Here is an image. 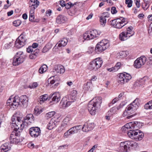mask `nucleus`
<instances>
[{
	"mask_svg": "<svg viewBox=\"0 0 152 152\" xmlns=\"http://www.w3.org/2000/svg\"><path fill=\"white\" fill-rule=\"evenodd\" d=\"M21 118L13 116L12 117L11 120L12 122L13 128L14 127V130L11 133L10 139L11 140H14L15 137L18 136H20V132L24 127V122L21 120Z\"/></svg>",
	"mask_w": 152,
	"mask_h": 152,
	"instance_id": "obj_1",
	"label": "nucleus"
},
{
	"mask_svg": "<svg viewBox=\"0 0 152 152\" xmlns=\"http://www.w3.org/2000/svg\"><path fill=\"white\" fill-rule=\"evenodd\" d=\"M142 126V124L140 122L135 121L132 122L125 124L122 128V131H125L126 129H135L136 130V135L135 137V140L136 141L141 140L144 136V134L140 130H138Z\"/></svg>",
	"mask_w": 152,
	"mask_h": 152,
	"instance_id": "obj_2",
	"label": "nucleus"
},
{
	"mask_svg": "<svg viewBox=\"0 0 152 152\" xmlns=\"http://www.w3.org/2000/svg\"><path fill=\"white\" fill-rule=\"evenodd\" d=\"M12 99V103L8 105H10V107L13 110L17 109L19 105L24 107L28 105V99L26 95H22L20 97L15 96Z\"/></svg>",
	"mask_w": 152,
	"mask_h": 152,
	"instance_id": "obj_3",
	"label": "nucleus"
},
{
	"mask_svg": "<svg viewBox=\"0 0 152 152\" xmlns=\"http://www.w3.org/2000/svg\"><path fill=\"white\" fill-rule=\"evenodd\" d=\"M102 98L100 97L94 98L88 103V109L91 115L95 114L96 110L100 107Z\"/></svg>",
	"mask_w": 152,
	"mask_h": 152,
	"instance_id": "obj_4",
	"label": "nucleus"
},
{
	"mask_svg": "<svg viewBox=\"0 0 152 152\" xmlns=\"http://www.w3.org/2000/svg\"><path fill=\"white\" fill-rule=\"evenodd\" d=\"M139 99L136 98L132 103L129 105L123 114V115L125 116L133 114L138 107Z\"/></svg>",
	"mask_w": 152,
	"mask_h": 152,
	"instance_id": "obj_5",
	"label": "nucleus"
},
{
	"mask_svg": "<svg viewBox=\"0 0 152 152\" xmlns=\"http://www.w3.org/2000/svg\"><path fill=\"white\" fill-rule=\"evenodd\" d=\"M137 143L133 141H127L122 142L120 144V148L124 152L129 151L131 148H134L137 146Z\"/></svg>",
	"mask_w": 152,
	"mask_h": 152,
	"instance_id": "obj_6",
	"label": "nucleus"
},
{
	"mask_svg": "<svg viewBox=\"0 0 152 152\" xmlns=\"http://www.w3.org/2000/svg\"><path fill=\"white\" fill-rule=\"evenodd\" d=\"M110 46L108 40L104 39L99 42L96 45L95 51L97 54H99L105 50Z\"/></svg>",
	"mask_w": 152,
	"mask_h": 152,
	"instance_id": "obj_7",
	"label": "nucleus"
},
{
	"mask_svg": "<svg viewBox=\"0 0 152 152\" xmlns=\"http://www.w3.org/2000/svg\"><path fill=\"white\" fill-rule=\"evenodd\" d=\"M127 23V22L126 21V19L124 18L121 17L112 20L111 24L115 28H121Z\"/></svg>",
	"mask_w": 152,
	"mask_h": 152,
	"instance_id": "obj_8",
	"label": "nucleus"
},
{
	"mask_svg": "<svg viewBox=\"0 0 152 152\" xmlns=\"http://www.w3.org/2000/svg\"><path fill=\"white\" fill-rule=\"evenodd\" d=\"M102 63V61L101 58H96L90 63L88 68L91 70L96 71L101 67Z\"/></svg>",
	"mask_w": 152,
	"mask_h": 152,
	"instance_id": "obj_9",
	"label": "nucleus"
},
{
	"mask_svg": "<svg viewBox=\"0 0 152 152\" xmlns=\"http://www.w3.org/2000/svg\"><path fill=\"white\" fill-rule=\"evenodd\" d=\"M23 52H18L13 58L12 64L13 66H17L22 63L24 61Z\"/></svg>",
	"mask_w": 152,
	"mask_h": 152,
	"instance_id": "obj_10",
	"label": "nucleus"
},
{
	"mask_svg": "<svg viewBox=\"0 0 152 152\" xmlns=\"http://www.w3.org/2000/svg\"><path fill=\"white\" fill-rule=\"evenodd\" d=\"M101 34V32L96 30H92L89 33H85L83 36L84 39L89 40L94 39L99 37Z\"/></svg>",
	"mask_w": 152,
	"mask_h": 152,
	"instance_id": "obj_11",
	"label": "nucleus"
},
{
	"mask_svg": "<svg viewBox=\"0 0 152 152\" xmlns=\"http://www.w3.org/2000/svg\"><path fill=\"white\" fill-rule=\"evenodd\" d=\"M146 61V58L145 56H141L136 59L134 63V67L139 68L143 66Z\"/></svg>",
	"mask_w": 152,
	"mask_h": 152,
	"instance_id": "obj_12",
	"label": "nucleus"
},
{
	"mask_svg": "<svg viewBox=\"0 0 152 152\" xmlns=\"http://www.w3.org/2000/svg\"><path fill=\"white\" fill-rule=\"evenodd\" d=\"M26 41L23 35L21 34L15 41V46L17 48H20L25 45Z\"/></svg>",
	"mask_w": 152,
	"mask_h": 152,
	"instance_id": "obj_13",
	"label": "nucleus"
},
{
	"mask_svg": "<svg viewBox=\"0 0 152 152\" xmlns=\"http://www.w3.org/2000/svg\"><path fill=\"white\" fill-rule=\"evenodd\" d=\"M29 133L32 137H37L40 135L41 130L38 127H33L30 128Z\"/></svg>",
	"mask_w": 152,
	"mask_h": 152,
	"instance_id": "obj_14",
	"label": "nucleus"
},
{
	"mask_svg": "<svg viewBox=\"0 0 152 152\" xmlns=\"http://www.w3.org/2000/svg\"><path fill=\"white\" fill-rule=\"evenodd\" d=\"M94 127V124L93 123L86 122L83 125L81 129L83 132H88L92 130Z\"/></svg>",
	"mask_w": 152,
	"mask_h": 152,
	"instance_id": "obj_15",
	"label": "nucleus"
},
{
	"mask_svg": "<svg viewBox=\"0 0 152 152\" xmlns=\"http://www.w3.org/2000/svg\"><path fill=\"white\" fill-rule=\"evenodd\" d=\"M28 4L30 10H35L39 5V2L37 0H30Z\"/></svg>",
	"mask_w": 152,
	"mask_h": 152,
	"instance_id": "obj_16",
	"label": "nucleus"
},
{
	"mask_svg": "<svg viewBox=\"0 0 152 152\" xmlns=\"http://www.w3.org/2000/svg\"><path fill=\"white\" fill-rule=\"evenodd\" d=\"M72 124V118L69 116H66L62 122V124L66 128L70 126Z\"/></svg>",
	"mask_w": 152,
	"mask_h": 152,
	"instance_id": "obj_17",
	"label": "nucleus"
},
{
	"mask_svg": "<svg viewBox=\"0 0 152 152\" xmlns=\"http://www.w3.org/2000/svg\"><path fill=\"white\" fill-rule=\"evenodd\" d=\"M19 117L21 118V120L24 123V126H25V122H26V124L27 123H32L34 121V118L33 115L31 114H29L26 116L24 119V121H23L22 118V117Z\"/></svg>",
	"mask_w": 152,
	"mask_h": 152,
	"instance_id": "obj_18",
	"label": "nucleus"
},
{
	"mask_svg": "<svg viewBox=\"0 0 152 152\" xmlns=\"http://www.w3.org/2000/svg\"><path fill=\"white\" fill-rule=\"evenodd\" d=\"M57 119L55 118H52L48 125V129L51 130L55 127L57 123Z\"/></svg>",
	"mask_w": 152,
	"mask_h": 152,
	"instance_id": "obj_19",
	"label": "nucleus"
},
{
	"mask_svg": "<svg viewBox=\"0 0 152 152\" xmlns=\"http://www.w3.org/2000/svg\"><path fill=\"white\" fill-rule=\"evenodd\" d=\"M39 49H35L34 50L31 51V53L29 55V58L30 59H35L39 55Z\"/></svg>",
	"mask_w": 152,
	"mask_h": 152,
	"instance_id": "obj_20",
	"label": "nucleus"
},
{
	"mask_svg": "<svg viewBox=\"0 0 152 152\" xmlns=\"http://www.w3.org/2000/svg\"><path fill=\"white\" fill-rule=\"evenodd\" d=\"M10 147L8 142L2 145L0 148V152H6L10 150Z\"/></svg>",
	"mask_w": 152,
	"mask_h": 152,
	"instance_id": "obj_21",
	"label": "nucleus"
},
{
	"mask_svg": "<svg viewBox=\"0 0 152 152\" xmlns=\"http://www.w3.org/2000/svg\"><path fill=\"white\" fill-rule=\"evenodd\" d=\"M132 129H126V130L124 131H126L127 132V134L129 137L132 139H135V137L136 135L135 134L136 130H132Z\"/></svg>",
	"mask_w": 152,
	"mask_h": 152,
	"instance_id": "obj_22",
	"label": "nucleus"
},
{
	"mask_svg": "<svg viewBox=\"0 0 152 152\" xmlns=\"http://www.w3.org/2000/svg\"><path fill=\"white\" fill-rule=\"evenodd\" d=\"M82 126L81 125L77 126L72 127L69 129L72 134H76L78 132L81 130Z\"/></svg>",
	"mask_w": 152,
	"mask_h": 152,
	"instance_id": "obj_23",
	"label": "nucleus"
},
{
	"mask_svg": "<svg viewBox=\"0 0 152 152\" xmlns=\"http://www.w3.org/2000/svg\"><path fill=\"white\" fill-rule=\"evenodd\" d=\"M120 39L122 41H125L129 38V36H127L126 32L123 31L120 33L119 36Z\"/></svg>",
	"mask_w": 152,
	"mask_h": 152,
	"instance_id": "obj_24",
	"label": "nucleus"
},
{
	"mask_svg": "<svg viewBox=\"0 0 152 152\" xmlns=\"http://www.w3.org/2000/svg\"><path fill=\"white\" fill-rule=\"evenodd\" d=\"M66 20V18L62 15H59L58 16V23H64Z\"/></svg>",
	"mask_w": 152,
	"mask_h": 152,
	"instance_id": "obj_25",
	"label": "nucleus"
},
{
	"mask_svg": "<svg viewBox=\"0 0 152 152\" xmlns=\"http://www.w3.org/2000/svg\"><path fill=\"white\" fill-rule=\"evenodd\" d=\"M67 39L65 38L62 39L58 42V46L59 47H64L66 45L67 43Z\"/></svg>",
	"mask_w": 152,
	"mask_h": 152,
	"instance_id": "obj_26",
	"label": "nucleus"
},
{
	"mask_svg": "<svg viewBox=\"0 0 152 152\" xmlns=\"http://www.w3.org/2000/svg\"><path fill=\"white\" fill-rule=\"evenodd\" d=\"M133 28L132 26L129 27L127 28V31L126 33L127 36H129V37L134 34V32L133 31Z\"/></svg>",
	"mask_w": 152,
	"mask_h": 152,
	"instance_id": "obj_27",
	"label": "nucleus"
},
{
	"mask_svg": "<svg viewBox=\"0 0 152 152\" xmlns=\"http://www.w3.org/2000/svg\"><path fill=\"white\" fill-rule=\"evenodd\" d=\"M77 92L75 90H72L70 94V99L72 100V102H74L76 99Z\"/></svg>",
	"mask_w": 152,
	"mask_h": 152,
	"instance_id": "obj_28",
	"label": "nucleus"
},
{
	"mask_svg": "<svg viewBox=\"0 0 152 152\" xmlns=\"http://www.w3.org/2000/svg\"><path fill=\"white\" fill-rule=\"evenodd\" d=\"M48 98V96L47 94H45L41 96L39 98V100L38 101L39 102L40 104L43 103L44 102L46 101Z\"/></svg>",
	"mask_w": 152,
	"mask_h": 152,
	"instance_id": "obj_29",
	"label": "nucleus"
},
{
	"mask_svg": "<svg viewBox=\"0 0 152 152\" xmlns=\"http://www.w3.org/2000/svg\"><path fill=\"white\" fill-rule=\"evenodd\" d=\"M38 46V44L37 43H34L32 46H29L27 48V51L28 53H30L31 51L34 50L33 48L35 49Z\"/></svg>",
	"mask_w": 152,
	"mask_h": 152,
	"instance_id": "obj_30",
	"label": "nucleus"
},
{
	"mask_svg": "<svg viewBox=\"0 0 152 152\" xmlns=\"http://www.w3.org/2000/svg\"><path fill=\"white\" fill-rule=\"evenodd\" d=\"M48 66L46 64L42 65L39 69V72L41 74L43 73L47 70Z\"/></svg>",
	"mask_w": 152,
	"mask_h": 152,
	"instance_id": "obj_31",
	"label": "nucleus"
},
{
	"mask_svg": "<svg viewBox=\"0 0 152 152\" xmlns=\"http://www.w3.org/2000/svg\"><path fill=\"white\" fill-rule=\"evenodd\" d=\"M66 97L64 98L61 101L59 104V107L60 108L64 109L66 107Z\"/></svg>",
	"mask_w": 152,
	"mask_h": 152,
	"instance_id": "obj_32",
	"label": "nucleus"
},
{
	"mask_svg": "<svg viewBox=\"0 0 152 152\" xmlns=\"http://www.w3.org/2000/svg\"><path fill=\"white\" fill-rule=\"evenodd\" d=\"M92 86V83L91 82H87L86 84L84 85V89L86 91L91 90Z\"/></svg>",
	"mask_w": 152,
	"mask_h": 152,
	"instance_id": "obj_33",
	"label": "nucleus"
},
{
	"mask_svg": "<svg viewBox=\"0 0 152 152\" xmlns=\"http://www.w3.org/2000/svg\"><path fill=\"white\" fill-rule=\"evenodd\" d=\"M58 73L60 74L64 73L65 72V69L63 66L61 65H58Z\"/></svg>",
	"mask_w": 152,
	"mask_h": 152,
	"instance_id": "obj_34",
	"label": "nucleus"
},
{
	"mask_svg": "<svg viewBox=\"0 0 152 152\" xmlns=\"http://www.w3.org/2000/svg\"><path fill=\"white\" fill-rule=\"evenodd\" d=\"M144 2V3L142 5V7L144 10H146L149 7L150 2Z\"/></svg>",
	"mask_w": 152,
	"mask_h": 152,
	"instance_id": "obj_35",
	"label": "nucleus"
},
{
	"mask_svg": "<svg viewBox=\"0 0 152 152\" xmlns=\"http://www.w3.org/2000/svg\"><path fill=\"white\" fill-rule=\"evenodd\" d=\"M43 110V108L39 107H36L34 110V113L37 115H38L42 113Z\"/></svg>",
	"mask_w": 152,
	"mask_h": 152,
	"instance_id": "obj_36",
	"label": "nucleus"
},
{
	"mask_svg": "<svg viewBox=\"0 0 152 152\" xmlns=\"http://www.w3.org/2000/svg\"><path fill=\"white\" fill-rule=\"evenodd\" d=\"M20 142V139L19 136H17L15 137L14 140H11L10 142L12 143H14L16 144H18Z\"/></svg>",
	"mask_w": 152,
	"mask_h": 152,
	"instance_id": "obj_37",
	"label": "nucleus"
},
{
	"mask_svg": "<svg viewBox=\"0 0 152 152\" xmlns=\"http://www.w3.org/2000/svg\"><path fill=\"white\" fill-rule=\"evenodd\" d=\"M124 74H121L118 80V82L119 84H124Z\"/></svg>",
	"mask_w": 152,
	"mask_h": 152,
	"instance_id": "obj_38",
	"label": "nucleus"
},
{
	"mask_svg": "<svg viewBox=\"0 0 152 152\" xmlns=\"http://www.w3.org/2000/svg\"><path fill=\"white\" fill-rule=\"evenodd\" d=\"M55 114L54 111L49 112L46 113L45 115V117L47 119H48L53 116Z\"/></svg>",
	"mask_w": 152,
	"mask_h": 152,
	"instance_id": "obj_39",
	"label": "nucleus"
},
{
	"mask_svg": "<svg viewBox=\"0 0 152 152\" xmlns=\"http://www.w3.org/2000/svg\"><path fill=\"white\" fill-rule=\"evenodd\" d=\"M148 78L147 77H143L140 79L138 82L140 85L144 84L146 82L148 81Z\"/></svg>",
	"mask_w": 152,
	"mask_h": 152,
	"instance_id": "obj_40",
	"label": "nucleus"
},
{
	"mask_svg": "<svg viewBox=\"0 0 152 152\" xmlns=\"http://www.w3.org/2000/svg\"><path fill=\"white\" fill-rule=\"evenodd\" d=\"M35 10H30L29 15V20L30 21H33L34 16V13Z\"/></svg>",
	"mask_w": 152,
	"mask_h": 152,
	"instance_id": "obj_41",
	"label": "nucleus"
},
{
	"mask_svg": "<svg viewBox=\"0 0 152 152\" xmlns=\"http://www.w3.org/2000/svg\"><path fill=\"white\" fill-rule=\"evenodd\" d=\"M57 80L56 77L54 76L51 77L48 79V82H50V84H53Z\"/></svg>",
	"mask_w": 152,
	"mask_h": 152,
	"instance_id": "obj_42",
	"label": "nucleus"
},
{
	"mask_svg": "<svg viewBox=\"0 0 152 152\" xmlns=\"http://www.w3.org/2000/svg\"><path fill=\"white\" fill-rule=\"evenodd\" d=\"M145 108L147 109H152V100L145 104Z\"/></svg>",
	"mask_w": 152,
	"mask_h": 152,
	"instance_id": "obj_43",
	"label": "nucleus"
},
{
	"mask_svg": "<svg viewBox=\"0 0 152 152\" xmlns=\"http://www.w3.org/2000/svg\"><path fill=\"white\" fill-rule=\"evenodd\" d=\"M117 111L116 107H114L110 109V110L108 111V114L110 115V114L111 113V115H112L113 114H115Z\"/></svg>",
	"mask_w": 152,
	"mask_h": 152,
	"instance_id": "obj_44",
	"label": "nucleus"
},
{
	"mask_svg": "<svg viewBox=\"0 0 152 152\" xmlns=\"http://www.w3.org/2000/svg\"><path fill=\"white\" fill-rule=\"evenodd\" d=\"M99 20L101 25L104 26L106 23V19L105 18H103L101 17L100 18Z\"/></svg>",
	"mask_w": 152,
	"mask_h": 152,
	"instance_id": "obj_45",
	"label": "nucleus"
},
{
	"mask_svg": "<svg viewBox=\"0 0 152 152\" xmlns=\"http://www.w3.org/2000/svg\"><path fill=\"white\" fill-rule=\"evenodd\" d=\"M124 78H126V82H128L132 78L131 75L127 73H125L124 74Z\"/></svg>",
	"mask_w": 152,
	"mask_h": 152,
	"instance_id": "obj_46",
	"label": "nucleus"
},
{
	"mask_svg": "<svg viewBox=\"0 0 152 152\" xmlns=\"http://www.w3.org/2000/svg\"><path fill=\"white\" fill-rule=\"evenodd\" d=\"M75 4H73L70 2H68L66 4L65 7L66 9H69L73 7Z\"/></svg>",
	"mask_w": 152,
	"mask_h": 152,
	"instance_id": "obj_47",
	"label": "nucleus"
},
{
	"mask_svg": "<svg viewBox=\"0 0 152 152\" xmlns=\"http://www.w3.org/2000/svg\"><path fill=\"white\" fill-rule=\"evenodd\" d=\"M21 21L19 20H15L13 23V25L15 26H18L21 24Z\"/></svg>",
	"mask_w": 152,
	"mask_h": 152,
	"instance_id": "obj_48",
	"label": "nucleus"
},
{
	"mask_svg": "<svg viewBox=\"0 0 152 152\" xmlns=\"http://www.w3.org/2000/svg\"><path fill=\"white\" fill-rule=\"evenodd\" d=\"M132 1L131 0H126L125 3L127 4V7H131L132 6Z\"/></svg>",
	"mask_w": 152,
	"mask_h": 152,
	"instance_id": "obj_49",
	"label": "nucleus"
},
{
	"mask_svg": "<svg viewBox=\"0 0 152 152\" xmlns=\"http://www.w3.org/2000/svg\"><path fill=\"white\" fill-rule=\"evenodd\" d=\"M119 100V99L117 97H115V98L113 99L111 102H110L109 104V107L111 106L112 104H113L115 103H116Z\"/></svg>",
	"mask_w": 152,
	"mask_h": 152,
	"instance_id": "obj_50",
	"label": "nucleus"
},
{
	"mask_svg": "<svg viewBox=\"0 0 152 152\" xmlns=\"http://www.w3.org/2000/svg\"><path fill=\"white\" fill-rule=\"evenodd\" d=\"M72 132L71 131L69 130V129L65 132L64 134V137H67L68 136L71 135L72 134Z\"/></svg>",
	"mask_w": 152,
	"mask_h": 152,
	"instance_id": "obj_51",
	"label": "nucleus"
},
{
	"mask_svg": "<svg viewBox=\"0 0 152 152\" xmlns=\"http://www.w3.org/2000/svg\"><path fill=\"white\" fill-rule=\"evenodd\" d=\"M66 128L61 124V126H59L58 130V132H61L63 130L65 129Z\"/></svg>",
	"mask_w": 152,
	"mask_h": 152,
	"instance_id": "obj_52",
	"label": "nucleus"
},
{
	"mask_svg": "<svg viewBox=\"0 0 152 152\" xmlns=\"http://www.w3.org/2000/svg\"><path fill=\"white\" fill-rule=\"evenodd\" d=\"M38 84L37 82H34L31 85H29L28 87L30 88H34L37 87Z\"/></svg>",
	"mask_w": 152,
	"mask_h": 152,
	"instance_id": "obj_53",
	"label": "nucleus"
},
{
	"mask_svg": "<svg viewBox=\"0 0 152 152\" xmlns=\"http://www.w3.org/2000/svg\"><path fill=\"white\" fill-rule=\"evenodd\" d=\"M111 13L113 14H115L117 12V11L116 10V7H111Z\"/></svg>",
	"mask_w": 152,
	"mask_h": 152,
	"instance_id": "obj_54",
	"label": "nucleus"
},
{
	"mask_svg": "<svg viewBox=\"0 0 152 152\" xmlns=\"http://www.w3.org/2000/svg\"><path fill=\"white\" fill-rule=\"evenodd\" d=\"M107 70L110 72H114L118 71L117 70H116V68H115V66L111 68H108L107 69Z\"/></svg>",
	"mask_w": 152,
	"mask_h": 152,
	"instance_id": "obj_55",
	"label": "nucleus"
},
{
	"mask_svg": "<svg viewBox=\"0 0 152 152\" xmlns=\"http://www.w3.org/2000/svg\"><path fill=\"white\" fill-rule=\"evenodd\" d=\"M11 42H9L5 44L4 46V48L5 49H8L11 46Z\"/></svg>",
	"mask_w": 152,
	"mask_h": 152,
	"instance_id": "obj_56",
	"label": "nucleus"
},
{
	"mask_svg": "<svg viewBox=\"0 0 152 152\" xmlns=\"http://www.w3.org/2000/svg\"><path fill=\"white\" fill-rule=\"evenodd\" d=\"M53 96L52 99V101L54 102L56 101V99H57V93L56 92H54L53 93Z\"/></svg>",
	"mask_w": 152,
	"mask_h": 152,
	"instance_id": "obj_57",
	"label": "nucleus"
},
{
	"mask_svg": "<svg viewBox=\"0 0 152 152\" xmlns=\"http://www.w3.org/2000/svg\"><path fill=\"white\" fill-rule=\"evenodd\" d=\"M101 17L103 18H108L109 17V15L107 12H104L102 14Z\"/></svg>",
	"mask_w": 152,
	"mask_h": 152,
	"instance_id": "obj_58",
	"label": "nucleus"
},
{
	"mask_svg": "<svg viewBox=\"0 0 152 152\" xmlns=\"http://www.w3.org/2000/svg\"><path fill=\"white\" fill-rule=\"evenodd\" d=\"M124 93L121 92L119 95L118 97H117L119 100L120 99H122L123 98V97H124Z\"/></svg>",
	"mask_w": 152,
	"mask_h": 152,
	"instance_id": "obj_59",
	"label": "nucleus"
},
{
	"mask_svg": "<svg viewBox=\"0 0 152 152\" xmlns=\"http://www.w3.org/2000/svg\"><path fill=\"white\" fill-rule=\"evenodd\" d=\"M134 2L135 3L136 7L137 8H139L140 7V0H135L134 1Z\"/></svg>",
	"mask_w": 152,
	"mask_h": 152,
	"instance_id": "obj_60",
	"label": "nucleus"
},
{
	"mask_svg": "<svg viewBox=\"0 0 152 152\" xmlns=\"http://www.w3.org/2000/svg\"><path fill=\"white\" fill-rule=\"evenodd\" d=\"M125 105L124 104H123L122 103H121L117 107H116V110H119L121 108H122Z\"/></svg>",
	"mask_w": 152,
	"mask_h": 152,
	"instance_id": "obj_61",
	"label": "nucleus"
},
{
	"mask_svg": "<svg viewBox=\"0 0 152 152\" xmlns=\"http://www.w3.org/2000/svg\"><path fill=\"white\" fill-rule=\"evenodd\" d=\"M49 50V48L47 47V46H45L42 50V52L43 53L47 52Z\"/></svg>",
	"mask_w": 152,
	"mask_h": 152,
	"instance_id": "obj_62",
	"label": "nucleus"
},
{
	"mask_svg": "<svg viewBox=\"0 0 152 152\" xmlns=\"http://www.w3.org/2000/svg\"><path fill=\"white\" fill-rule=\"evenodd\" d=\"M121 65V63L119 62L117 63L116 65L115 66V68H116V70H118V69H120Z\"/></svg>",
	"mask_w": 152,
	"mask_h": 152,
	"instance_id": "obj_63",
	"label": "nucleus"
},
{
	"mask_svg": "<svg viewBox=\"0 0 152 152\" xmlns=\"http://www.w3.org/2000/svg\"><path fill=\"white\" fill-rule=\"evenodd\" d=\"M59 2L60 4L62 7H65L66 3L63 0H61L59 1Z\"/></svg>",
	"mask_w": 152,
	"mask_h": 152,
	"instance_id": "obj_64",
	"label": "nucleus"
}]
</instances>
